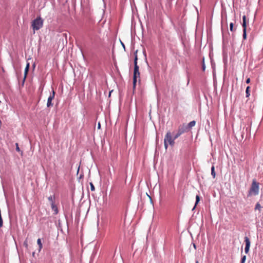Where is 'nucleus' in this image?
Here are the masks:
<instances>
[{
	"instance_id": "nucleus-7",
	"label": "nucleus",
	"mask_w": 263,
	"mask_h": 263,
	"mask_svg": "<svg viewBox=\"0 0 263 263\" xmlns=\"http://www.w3.org/2000/svg\"><path fill=\"white\" fill-rule=\"evenodd\" d=\"M181 135L189 131L186 124H183L179 126L177 130Z\"/></svg>"
},
{
	"instance_id": "nucleus-19",
	"label": "nucleus",
	"mask_w": 263,
	"mask_h": 263,
	"mask_svg": "<svg viewBox=\"0 0 263 263\" xmlns=\"http://www.w3.org/2000/svg\"><path fill=\"white\" fill-rule=\"evenodd\" d=\"M261 208V205L259 203H257L255 205V210H260Z\"/></svg>"
},
{
	"instance_id": "nucleus-33",
	"label": "nucleus",
	"mask_w": 263,
	"mask_h": 263,
	"mask_svg": "<svg viewBox=\"0 0 263 263\" xmlns=\"http://www.w3.org/2000/svg\"><path fill=\"white\" fill-rule=\"evenodd\" d=\"M148 197L150 198V199L152 200L151 196H148Z\"/></svg>"
},
{
	"instance_id": "nucleus-8",
	"label": "nucleus",
	"mask_w": 263,
	"mask_h": 263,
	"mask_svg": "<svg viewBox=\"0 0 263 263\" xmlns=\"http://www.w3.org/2000/svg\"><path fill=\"white\" fill-rule=\"evenodd\" d=\"M245 242L246 243V247H245V252L246 254H248L249 251V249H250V239L249 238L246 236L245 237Z\"/></svg>"
},
{
	"instance_id": "nucleus-22",
	"label": "nucleus",
	"mask_w": 263,
	"mask_h": 263,
	"mask_svg": "<svg viewBox=\"0 0 263 263\" xmlns=\"http://www.w3.org/2000/svg\"><path fill=\"white\" fill-rule=\"evenodd\" d=\"M90 185L91 191H95V186H94L93 184H92V183H90Z\"/></svg>"
},
{
	"instance_id": "nucleus-29",
	"label": "nucleus",
	"mask_w": 263,
	"mask_h": 263,
	"mask_svg": "<svg viewBox=\"0 0 263 263\" xmlns=\"http://www.w3.org/2000/svg\"><path fill=\"white\" fill-rule=\"evenodd\" d=\"M121 44H122V46H123V47L124 48V49H125V47L124 44L122 42H121Z\"/></svg>"
},
{
	"instance_id": "nucleus-24",
	"label": "nucleus",
	"mask_w": 263,
	"mask_h": 263,
	"mask_svg": "<svg viewBox=\"0 0 263 263\" xmlns=\"http://www.w3.org/2000/svg\"><path fill=\"white\" fill-rule=\"evenodd\" d=\"M24 247H25L26 248H28V242H27V240H26L24 242Z\"/></svg>"
},
{
	"instance_id": "nucleus-34",
	"label": "nucleus",
	"mask_w": 263,
	"mask_h": 263,
	"mask_svg": "<svg viewBox=\"0 0 263 263\" xmlns=\"http://www.w3.org/2000/svg\"><path fill=\"white\" fill-rule=\"evenodd\" d=\"M196 263H198V260H196Z\"/></svg>"
},
{
	"instance_id": "nucleus-18",
	"label": "nucleus",
	"mask_w": 263,
	"mask_h": 263,
	"mask_svg": "<svg viewBox=\"0 0 263 263\" xmlns=\"http://www.w3.org/2000/svg\"><path fill=\"white\" fill-rule=\"evenodd\" d=\"M181 135V134H180L178 131L177 132V133L174 135V138L175 139H177Z\"/></svg>"
},
{
	"instance_id": "nucleus-12",
	"label": "nucleus",
	"mask_w": 263,
	"mask_h": 263,
	"mask_svg": "<svg viewBox=\"0 0 263 263\" xmlns=\"http://www.w3.org/2000/svg\"><path fill=\"white\" fill-rule=\"evenodd\" d=\"M196 124V121H191L189 123H188L186 125V126L187 127V129L189 130L190 128L194 126Z\"/></svg>"
},
{
	"instance_id": "nucleus-9",
	"label": "nucleus",
	"mask_w": 263,
	"mask_h": 263,
	"mask_svg": "<svg viewBox=\"0 0 263 263\" xmlns=\"http://www.w3.org/2000/svg\"><path fill=\"white\" fill-rule=\"evenodd\" d=\"M29 66H30L29 63H27V65H26V66L25 67V69L24 78V80H23V82L25 81V79L26 78L27 74L28 71L29 69Z\"/></svg>"
},
{
	"instance_id": "nucleus-20",
	"label": "nucleus",
	"mask_w": 263,
	"mask_h": 263,
	"mask_svg": "<svg viewBox=\"0 0 263 263\" xmlns=\"http://www.w3.org/2000/svg\"><path fill=\"white\" fill-rule=\"evenodd\" d=\"M233 26H234L233 23H231L230 24V30L232 32L234 31Z\"/></svg>"
},
{
	"instance_id": "nucleus-26",
	"label": "nucleus",
	"mask_w": 263,
	"mask_h": 263,
	"mask_svg": "<svg viewBox=\"0 0 263 263\" xmlns=\"http://www.w3.org/2000/svg\"><path fill=\"white\" fill-rule=\"evenodd\" d=\"M202 68L203 70H205V64H204V63L202 64Z\"/></svg>"
},
{
	"instance_id": "nucleus-14",
	"label": "nucleus",
	"mask_w": 263,
	"mask_h": 263,
	"mask_svg": "<svg viewBox=\"0 0 263 263\" xmlns=\"http://www.w3.org/2000/svg\"><path fill=\"white\" fill-rule=\"evenodd\" d=\"M200 201V197H199V195H197L196 196V202H195V204L194 205V206L193 207L192 210H194L195 208H196V205L198 204V203Z\"/></svg>"
},
{
	"instance_id": "nucleus-15",
	"label": "nucleus",
	"mask_w": 263,
	"mask_h": 263,
	"mask_svg": "<svg viewBox=\"0 0 263 263\" xmlns=\"http://www.w3.org/2000/svg\"><path fill=\"white\" fill-rule=\"evenodd\" d=\"M211 175L213 178H215L216 173L215 172V167L214 165H213L211 167Z\"/></svg>"
},
{
	"instance_id": "nucleus-30",
	"label": "nucleus",
	"mask_w": 263,
	"mask_h": 263,
	"mask_svg": "<svg viewBox=\"0 0 263 263\" xmlns=\"http://www.w3.org/2000/svg\"><path fill=\"white\" fill-rule=\"evenodd\" d=\"M100 127H101L100 123H98V128H100Z\"/></svg>"
},
{
	"instance_id": "nucleus-32",
	"label": "nucleus",
	"mask_w": 263,
	"mask_h": 263,
	"mask_svg": "<svg viewBox=\"0 0 263 263\" xmlns=\"http://www.w3.org/2000/svg\"><path fill=\"white\" fill-rule=\"evenodd\" d=\"M79 167H78V173L79 172Z\"/></svg>"
},
{
	"instance_id": "nucleus-27",
	"label": "nucleus",
	"mask_w": 263,
	"mask_h": 263,
	"mask_svg": "<svg viewBox=\"0 0 263 263\" xmlns=\"http://www.w3.org/2000/svg\"><path fill=\"white\" fill-rule=\"evenodd\" d=\"M250 82V79L248 78L246 80V83L249 84Z\"/></svg>"
},
{
	"instance_id": "nucleus-28",
	"label": "nucleus",
	"mask_w": 263,
	"mask_h": 263,
	"mask_svg": "<svg viewBox=\"0 0 263 263\" xmlns=\"http://www.w3.org/2000/svg\"><path fill=\"white\" fill-rule=\"evenodd\" d=\"M193 247H194V248L196 250V246L195 243H193Z\"/></svg>"
},
{
	"instance_id": "nucleus-5",
	"label": "nucleus",
	"mask_w": 263,
	"mask_h": 263,
	"mask_svg": "<svg viewBox=\"0 0 263 263\" xmlns=\"http://www.w3.org/2000/svg\"><path fill=\"white\" fill-rule=\"evenodd\" d=\"M55 96V92L54 90H52V92L50 93V96H49L47 102V107H50L53 106V103H52V101L54 98Z\"/></svg>"
},
{
	"instance_id": "nucleus-1",
	"label": "nucleus",
	"mask_w": 263,
	"mask_h": 263,
	"mask_svg": "<svg viewBox=\"0 0 263 263\" xmlns=\"http://www.w3.org/2000/svg\"><path fill=\"white\" fill-rule=\"evenodd\" d=\"M43 20L40 16L37 17L32 22L31 27L34 30V32L35 30H38L43 27Z\"/></svg>"
},
{
	"instance_id": "nucleus-17",
	"label": "nucleus",
	"mask_w": 263,
	"mask_h": 263,
	"mask_svg": "<svg viewBox=\"0 0 263 263\" xmlns=\"http://www.w3.org/2000/svg\"><path fill=\"white\" fill-rule=\"evenodd\" d=\"M250 86H248L247 88H246V97L248 98L250 96Z\"/></svg>"
},
{
	"instance_id": "nucleus-21",
	"label": "nucleus",
	"mask_w": 263,
	"mask_h": 263,
	"mask_svg": "<svg viewBox=\"0 0 263 263\" xmlns=\"http://www.w3.org/2000/svg\"><path fill=\"white\" fill-rule=\"evenodd\" d=\"M246 259V256L244 255L242 257L240 263H245Z\"/></svg>"
},
{
	"instance_id": "nucleus-10",
	"label": "nucleus",
	"mask_w": 263,
	"mask_h": 263,
	"mask_svg": "<svg viewBox=\"0 0 263 263\" xmlns=\"http://www.w3.org/2000/svg\"><path fill=\"white\" fill-rule=\"evenodd\" d=\"M48 199L50 202L51 205L55 203V197L54 195H50L48 197Z\"/></svg>"
},
{
	"instance_id": "nucleus-11",
	"label": "nucleus",
	"mask_w": 263,
	"mask_h": 263,
	"mask_svg": "<svg viewBox=\"0 0 263 263\" xmlns=\"http://www.w3.org/2000/svg\"><path fill=\"white\" fill-rule=\"evenodd\" d=\"M51 207L52 210L54 211V214L55 215L58 214V213H59V210H58L57 206L55 204V203L51 204Z\"/></svg>"
},
{
	"instance_id": "nucleus-3",
	"label": "nucleus",
	"mask_w": 263,
	"mask_h": 263,
	"mask_svg": "<svg viewBox=\"0 0 263 263\" xmlns=\"http://www.w3.org/2000/svg\"><path fill=\"white\" fill-rule=\"evenodd\" d=\"M164 141H165L169 144V145H170L172 146H173L174 145L175 139L174 138V137H172L171 132L168 131L166 133L164 137Z\"/></svg>"
},
{
	"instance_id": "nucleus-31",
	"label": "nucleus",
	"mask_w": 263,
	"mask_h": 263,
	"mask_svg": "<svg viewBox=\"0 0 263 263\" xmlns=\"http://www.w3.org/2000/svg\"><path fill=\"white\" fill-rule=\"evenodd\" d=\"M189 79L188 78L187 84H189Z\"/></svg>"
},
{
	"instance_id": "nucleus-13",
	"label": "nucleus",
	"mask_w": 263,
	"mask_h": 263,
	"mask_svg": "<svg viewBox=\"0 0 263 263\" xmlns=\"http://www.w3.org/2000/svg\"><path fill=\"white\" fill-rule=\"evenodd\" d=\"M137 52H138V50H136L134 52V55H135V58H134V66H138V62H137V61H138V56H137Z\"/></svg>"
},
{
	"instance_id": "nucleus-16",
	"label": "nucleus",
	"mask_w": 263,
	"mask_h": 263,
	"mask_svg": "<svg viewBox=\"0 0 263 263\" xmlns=\"http://www.w3.org/2000/svg\"><path fill=\"white\" fill-rule=\"evenodd\" d=\"M37 243L39 246V251H40L43 247V246H42V242H41V239L40 238H39L37 240Z\"/></svg>"
},
{
	"instance_id": "nucleus-23",
	"label": "nucleus",
	"mask_w": 263,
	"mask_h": 263,
	"mask_svg": "<svg viewBox=\"0 0 263 263\" xmlns=\"http://www.w3.org/2000/svg\"><path fill=\"white\" fill-rule=\"evenodd\" d=\"M164 147H165V149H167L169 144L167 142H166L165 141H164Z\"/></svg>"
},
{
	"instance_id": "nucleus-4",
	"label": "nucleus",
	"mask_w": 263,
	"mask_h": 263,
	"mask_svg": "<svg viewBox=\"0 0 263 263\" xmlns=\"http://www.w3.org/2000/svg\"><path fill=\"white\" fill-rule=\"evenodd\" d=\"M140 77V72L139 66H134V76H133V87L135 88L137 82V79Z\"/></svg>"
},
{
	"instance_id": "nucleus-2",
	"label": "nucleus",
	"mask_w": 263,
	"mask_h": 263,
	"mask_svg": "<svg viewBox=\"0 0 263 263\" xmlns=\"http://www.w3.org/2000/svg\"><path fill=\"white\" fill-rule=\"evenodd\" d=\"M259 183H258L255 179H253L252 181V183L251 186V187L249 190V194H253L254 195H257L259 193Z\"/></svg>"
},
{
	"instance_id": "nucleus-25",
	"label": "nucleus",
	"mask_w": 263,
	"mask_h": 263,
	"mask_svg": "<svg viewBox=\"0 0 263 263\" xmlns=\"http://www.w3.org/2000/svg\"><path fill=\"white\" fill-rule=\"evenodd\" d=\"M15 145H16V151H17V152H20V149L18 147V143H15Z\"/></svg>"
},
{
	"instance_id": "nucleus-6",
	"label": "nucleus",
	"mask_w": 263,
	"mask_h": 263,
	"mask_svg": "<svg viewBox=\"0 0 263 263\" xmlns=\"http://www.w3.org/2000/svg\"><path fill=\"white\" fill-rule=\"evenodd\" d=\"M242 27H243V39L244 40L246 39L247 38V33H246V30H247V24H246V17L245 15H243L242 17Z\"/></svg>"
}]
</instances>
